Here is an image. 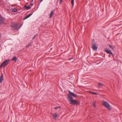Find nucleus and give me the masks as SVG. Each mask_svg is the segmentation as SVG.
Instances as JSON below:
<instances>
[{
	"instance_id": "f257e3e1",
	"label": "nucleus",
	"mask_w": 122,
	"mask_h": 122,
	"mask_svg": "<svg viewBox=\"0 0 122 122\" xmlns=\"http://www.w3.org/2000/svg\"><path fill=\"white\" fill-rule=\"evenodd\" d=\"M68 99H69V101L70 102V104L72 105H78L80 103V102L79 101L76 100H74L71 96L68 94L67 95Z\"/></svg>"
},
{
	"instance_id": "f03ea898",
	"label": "nucleus",
	"mask_w": 122,
	"mask_h": 122,
	"mask_svg": "<svg viewBox=\"0 0 122 122\" xmlns=\"http://www.w3.org/2000/svg\"><path fill=\"white\" fill-rule=\"evenodd\" d=\"M102 103L104 105L106 108L109 110H110L112 109V107L110 105L109 103L107 102L104 100L102 101Z\"/></svg>"
},
{
	"instance_id": "7ed1b4c3",
	"label": "nucleus",
	"mask_w": 122,
	"mask_h": 122,
	"mask_svg": "<svg viewBox=\"0 0 122 122\" xmlns=\"http://www.w3.org/2000/svg\"><path fill=\"white\" fill-rule=\"evenodd\" d=\"M22 25V24H21V25L19 27H18V25L16 24H13L11 25V26L13 30H18L19 29L21 26Z\"/></svg>"
},
{
	"instance_id": "20e7f679",
	"label": "nucleus",
	"mask_w": 122,
	"mask_h": 122,
	"mask_svg": "<svg viewBox=\"0 0 122 122\" xmlns=\"http://www.w3.org/2000/svg\"><path fill=\"white\" fill-rule=\"evenodd\" d=\"M10 61L9 59H7L5 60L0 65V67L1 68L3 66H6V65L8 64V63H7Z\"/></svg>"
},
{
	"instance_id": "39448f33",
	"label": "nucleus",
	"mask_w": 122,
	"mask_h": 122,
	"mask_svg": "<svg viewBox=\"0 0 122 122\" xmlns=\"http://www.w3.org/2000/svg\"><path fill=\"white\" fill-rule=\"evenodd\" d=\"M92 48L93 50L97 51V47L96 46V44L95 43H92Z\"/></svg>"
},
{
	"instance_id": "423d86ee",
	"label": "nucleus",
	"mask_w": 122,
	"mask_h": 122,
	"mask_svg": "<svg viewBox=\"0 0 122 122\" xmlns=\"http://www.w3.org/2000/svg\"><path fill=\"white\" fill-rule=\"evenodd\" d=\"M105 51L108 54H109L110 55L112 56H113V54L112 52L109 50L107 48H105L104 49Z\"/></svg>"
},
{
	"instance_id": "0eeeda50",
	"label": "nucleus",
	"mask_w": 122,
	"mask_h": 122,
	"mask_svg": "<svg viewBox=\"0 0 122 122\" xmlns=\"http://www.w3.org/2000/svg\"><path fill=\"white\" fill-rule=\"evenodd\" d=\"M68 92L70 93V94L71 95V96H72L74 97H76L77 96L76 94L74 93H73L71 92L70 91H69Z\"/></svg>"
},
{
	"instance_id": "6e6552de",
	"label": "nucleus",
	"mask_w": 122,
	"mask_h": 122,
	"mask_svg": "<svg viewBox=\"0 0 122 122\" xmlns=\"http://www.w3.org/2000/svg\"><path fill=\"white\" fill-rule=\"evenodd\" d=\"M3 77L4 76L3 74L2 73L0 77V83H2L4 79Z\"/></svg>"
},
{
	"instance_id": "1a4fd4ad",
	"label": "nucleus",
	"mask_w": 122,
	"mask_h": 122,
	"mask_svg": "<svg viewBox=\"0 0 122 122\" xmlns=\"http://www.w3.org/2000/svg\"><path fill=\"white\" fill-rule=\"evenodd\" d=\"M33 12L31 14H30L29 15H28L26 16L25 17V18L23 19V20H25L26 19H27V18H28L30 16H31L33 14Z\"/></svg>"
},
{
	"instance_id": "9d476101",
	"label": "nucleus",
	"mask_w": 122,
	"mask_h": 122,
	"mask_svg": "<svg viewBox=\"0 0 122 122\" xmlns=\"http://www.w3.org/2000/svg\"><path fill=\"white\" fill-rule=\"evenodd\" d=\"M97 84L98 87L100 88H101L103 85L102 83L100 82H98Z\"/></svg>"
},
{
	"instance_id": "9b49d317",
	"label": "nucleus",
	"mask_w": 122,
	"mask_h": 122,
	"mask_svg": "<svg viewBox=\"0 0 122 122\" xmlns=\"http://www.w3.org/2000/svg\"><path fill=\"white\" fill-rule=\"evenodd\" d=\"M4 21L3 18L1 16L0 17V25Z\"/></svg>"
},
{
	"instance_id": "f8f14e48",
	"label": "nucleus",
	"mask_w": 122,
	"mask_h": 122,
	"mask_svg": "<svg viewBox=\"0 0 122 122\" xmlns=\"http://www.w3.org/2000/svg\"><path fill=\"white\" fill-rule=\"evenodd\" d=\"M17 57L15 56H14L13 58H12V61H15V62H16L17 61Z\"/></svg>"
},
{
	"instance_id": "ddd939ff",
	"label": "nucleus",
	"mask_w": 122,
	"mask_h": 122,
	"mask_svg": "<svg viewBox=\"0 0 122 122\" xmlns=\"http://www.w3.org/2000/svg\"><path fill=\"white\" fill-rule=\"evenodd\" d=\"M24 7L27 10L30 9L31 8V7L29 6H27L25 5L24 6Z\"/></svg>"
},
{
	"instance_id": "4468645a",
	"label": "nucleus",
	"mask_w": 122,
	"mask_h": 122,
	"mask_svg": "<svg viewBox=\"0 0 122 122\" xmlns=\"http://www.w3.org/2000/svg\"><path fill=\"white\" fill-rule=\"evenodd\" d=\"M53 11L52 10L50 13V16L49 17V18H51L52 16V15H53Z\"/></svg>"
},
{
	"instance_id": "2eb2a0df",
	"label": "nucleus",
	"mask_w": 122,
	"mask_h": 122,
	"mask_svg": "<svg viewBox=\"0 0 122 122\" xmlns=\"http://www.w3.org/2000/svg\"><path fill=\"white\" fill-rule=\"evenodd\" d=\"M12 9V11L13 12H16L17 11V9L15 8H14L13 9Z\"/></svg>"
},
{
	"instance_id": "dca6fc26",
	"label": "nucleus",
	"mask_w": 122,
	"mask_h": 122,
	"mask_svg": "<svg viewBox=\"0 0 122 122\" xmlns=\"http://www.w3.org/2000/svg\"><path fill=\"white\" fill-rule=\"evenodd\" d=\"M90 93L94 95H97L98 94V93H96V92H90Z\"/></svg>"
},
{
	"instance_id": "f3484780",
	"label": "nucleus",
	"mask_w": 122,
	"mask_h": 122,
	"mask_svg": "<svg viewBox=\"0 0 122 122\" xmlns=\"http://www.w3.org/2000/svg\"><path fill=\"white\" fill-rule=\"evenodd\" d=\"M54 119L55 120H56V118L57 117L58 115H52Z\"/></svg>"
},
{
	"instance_id": "a211bd4d",
	"label": "nucleus",
	"mask_w": 122,
	"mask_h": 122,
	"mask_svg": "<svg viewBox=\"0 0 122 122\" xmlns=\"http://www.w3.org/2000/svg\"><path fill=\"white\" fill-rule=\"evenodd\" d=\"M108 46L110 48L112 49V50L114 49V48H113V47L111 45H108Z\"/></svg>"
},
{
	"instance_id": "6ab92c4d",
	"label": "nucleus",
	"mask_w": 122,
	"mask_h": 122,
	"mask_svg": "<svg viewBox=\"0 0 122 122\" xmlns=\"http://www.w3.org/2000/svg\"><path fill=\"white\" fill-rule=\"evenodd\" d=\"M74 0H71V3L72 4V6H73L74 4Z\"/></svg>"
},
{
	"instance_id": "aec40b11",
	"label": "nucleus",
	"mask_w": 122,
	"mask_h": 122,
	"mask_svg": "<svg viewBox=\"0 0 122 122\" xmlns=\"http://www.w3.org/2000/svg\"><path fill=\"white\" fill-rule=\"evenodd\" d=\"M60 106H57L56 107H55L54 108V109H58L59 108H60Z\"/></svg>"
},
{
	"instance_id": "412c9836",
	"label": "nucleus",
	"mask_w": 122,
	"mask_h": 122,
	"mask_svg": "<svg viewBox=\"0 0 122 122\" xmlns=\"http://www.w3.org/2000/svg\"><path fill=\"white\" fill-rule=\"evenodd\" d=\"M30 43H29L28 44V45L27 46H26V47H28L30 46Z\"/></svg>"
},
{
	"instance_id": "4be33fe9",
	"label": "nucleus",
	"mask_w": 122,
	"mask_h": 122,
	"mask_svg": "<svg viewBox=\"0 0 122 122\" xmlns=\"http://www.w3.org/2000/svg\"><path fill=\"white\" fill-rule=\"evenodd\" d=\"M63 1V0H60V4H61L62 2Z\"/></svg>"
},
{
	"instance_id": "5701e85b",
	"label": "nucleus",
	"mask_w": 122,
	"mask_h": 122,
	"mask_svg": "<svg viewBox=\"0 0 122 122\" xmlns=\"http://www.w3.org/2000/svg\"><path fill=\"white\" fill-rule=\"evenodd\" d=\"M93 106H94V107H95V103L94 102V103L93 104Z\"/></svg>"
},
{
	"instance_id": "b1692460",
	"label": "nucleus",
	"mask_w": 122,
	"mask_h": 122,
	"mask_svg": "<svg viewBox=\"0 0 122 122\" xmlns=\"http://www.w3.org/2000/svg\"><path fill=\"white\" fill-rule=\"evenodd\" d=\"M94 39H93L92 41V43H94Z\"/></svg>"
},
{
	"instance_id": "393cba45",
	"label": "nucleus",
	"mask_w": 122,
	"mask_h": 122,
	"mask_svg": "<svg viewBox=\"0 0 122 122\" xmlns=\"http://www.w3.org/2000/svg\"><path fill=\"white\" fill-rule=\"evenodd\" d=\"M36 35H35L33 38H32V39L33 40L34 38H35V37H36Z\"/></svg>"
},
{
	"instance_id": "a878e982",
	"label": "nucleus",
	"mask_w": 122,
	"mask_h": 122,
	"mask_svg": "<svg viewBox=\"0 0 122 122\" xmlns=\"http://www.w3.org/2000/svg\"><path fill=\"white\" fill-rule=\"evenodd\" d=\"M33 5V4L32 3H31L30 4V5L31 6H32Z\"/></svg>"
},
{
	"instance_id": "bb28decb",
	"label": "nucleus",
	"mask_w": 122,
	"mask_h": 122,
	"mask_svg": "<svg viewBox=\"0 0 122 122\" xmlns=\"http://www.w3.org/2000/svg\"><path fill=\"white\" fill-rule=\"evenodd\" d=\"M72 59H73V58H70L69 59V60H71Z\"/></svg>"
},
{
	"instance_id": "cd10ccee",
	"label": "nucleus",
	"mask_w": 122,
	"mask_h": 122,
	"mask_svg": "<svg viewBox=\"0 0 122 122\" xmlns=\"http://www.w3.org/2000/svg\"><path fill=\"white\" fill-rule=\"evenodd\" d=\"M43 0H40V2H41Z\"/></svg>"
},
{
	"instance_id": "c85d7f7f",
	"label": "nucleus",
	"mask_w": 122,
	"mask_h": 122,
	"mask_svg": "<svg viewBox=\"0 0 122 122\" xmlns=\"http://www.w3.org/2000/svg\"><path fill=\"white\" fill-rule=\"evenodd\" d=\"M108 56L109 57H111V55H108Z\"/></svg>"
},
{
	"instance_id": "c756f323",
	"label": "nucleus",
	"mask_w": 122,
	"mask_h": 122,
	"mask_svg": "<svg viewBox=\"0 0 122 122\" xmlns=\"http://www.w3.org/2000/svg\"><path fill=\"white\" fill-rule=\"evenodd\" d=\"M13 6H14V5H11V6L12 7H13Z\"/></svg>"
},
{
	"instance_id": "7c9ffc66",
	"label": "nucleus",
	"mask_w": 122,
	"mask_h": 122,
	"mask_svg": "<svg viewBox=\"0 0 122 122\" xmlns=\"http://www.w3.org/2000/svg\"><path fill=\"white\" fill-rule=\"evenodd\" d=\"M53 114L55 115V114H56V113H54V114Z\"/></svg>"
},
{
	"instance_id": "2f4dec72",
	"label": "nucleus",
	"mask_w": 122,
	"mask_h": 122,
	"mask_svg": "<svg viewBox=\"0 0 122 122\" xmlns=\"http://www.w3.org/2000/svg\"><path fill=\"white\" fill-rule=\"evenodd\" d=\"M33 2V0H32L31 1V2Z\"/></svg>"
},
{
	"instance_id": "473e14b6",
	"label": "nucleus",
	"mask_w": 122,
	"mask_h": 122,
	"mask_svg": "<svg viewBox=\"0 0 122 122\" xmlns=\"http://www.w3.org/2000/svg\"><path fill=\"white\" fill-rule=\"evenodd\" d=\"M58 1H57V3L58 2Z\"/></svg>"
}]
</instances>
